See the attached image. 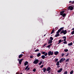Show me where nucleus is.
Here are the masks:
<instances>
[{
	"mask_svg": "<svg viewBox=\"0 0 74 74\" xmlns=\"http://www.w3.org/2000/svg\"><path fill=\"white\" fill-rule=\"evenodd\" d=\"M74 5H71L69 6L68 7V9L69 10H71V11H72L74 9Z\"/></svg>",
	"mask_w": 74,
	"mask_h": 74,
	"instance_id": "1",
	"label": "nucleus"
},
{
	"mask_svg": "<svg viewBox=\"0 0 74 74\" xmlns=\"http://www.w3.org/2000/svg\"><path fill=\"white\" fill-rule=\"evenodd\" d=\"M62 59H61L60 60V63H61L62 62Z\"/></svg>",
	"mask_w": 74,
	"mask_h": 74,
	"instance_id": "35",
	"label": "nucleus"
},
{
	"mask_svg": "<svg viewBox=\"0 0 74 74\" xmlns=\"http://www.w3.org/2000/svg\"><path fill=\"white\" fill-rule=\"evenodd\" d=\"M69 3H73V1H70L69 2Z\"/></svg>",
	"mask_w": 74,
	"mask_h": 74,
	"instance_id": "51",
	"label": "nucleus"
},
{
	"mask_svg": "<svg viewBox=\"0 0 74 74\" xmlns=\"http://www.w3.org/2000/svg\"><path fill=\"white\" fill-rule=\"evenodd\" d=\"M69 53H67V55L66 56V57L68 56H69Z\"/></svg>",
	"mask_w": 74,
	"mask_h": 74,
	"instance_id": "38",
	"label": "nucleus"
},
{
	"mask_svg": "<svg viewBox=\"0 0 74 74\" xmlns=\"http://www.w3.org/2000/svg\"><path fill=\"white\" fill-rule=\"evenodd\" d=\"M33 58V56H30V58H31V59H32Z\"/></svg>",
	"mask_w": 74,
	"mask_h": 74,
	"instance_id": "44",
	"label": "nucleus"
},
{
	"mask_svg": "<svg viewBox=\"0 0 74 74\" xmlns=\"http://www.w3.org/2000/svg\"><path fill=\"white\" fill-rule=\"evenodd\" d=\"M46 36V34H45V35H44V36Z\"/></svg>",
	"mask_w": 74,
	"mask_h": 74,
	"instance_id": "56",
	"label": "nucleus"
},
{
	"mask_svg": "<svg viewBox=\"0 0 74 74\" xmlns=\"http://www.w3.org/2000/svg\"><path fill=\"white\" fill-rule=\"evenodd\" d=\"M37 56L38 57H40L41 56V53H38L37 55Z\"/></svg>",
	"mask_w": 74,
	"mask_h": 74,
	"instance_id": "18",
	"label": "nucleus"
},
{
	"mask_svg": "<svg viewBox=\"0 0 74 74\" xmlns=\"http://www.w3.org/2000/svg\"><path fill=\"white\" fill-rule=\"evenodd\" d=\"M64 53H62V57H63V56H64Z\"/></svg>",
	"mask_w": 74,
	"mask_h": 74,
	"instance_id": "43",
	"label": "nucleus"
},
{
	"mask_svg": "<svg viewBox=\"0 0 74 74\" xmlns=\"http://www.w3.org/2000/svg\"><path fill=\"white\" fill-rule=\"evenodd\" d=\"M38 63V59L35 60L33 62L34 64H37Z\"/></svg>",
	"mask_w": 74,
	"mask_h": 74,
	"instance_id": "5",
	"label": "nucleus"
},
{
	"mask_svg": "<svg viewBox=\"0 0 74 74\" xmlns=\"http://www.w3.org/2000/svg\"><path fill=\"white\" fill-rule=\"evenodd\" d=\"M63 40H62H62H61V42H63Z\"/></svg>",
	"mask_w": 74,
	"mask_h": 74,
	"instance_id": "57",
	"label": "nucleus"
},
{
	"mask_svg": "<svg viewBox=\"0 0 74 74\" xmlns=\"http://www.w3.org/2000/svg\"><path fill=\"white\" fill-rule=\"evenodd\" d=\"M58 36H59V34L58 33V34H56L55 36V37H58Z\"/></svg>",
	"mask_w": 74,
	"mask_h": 74,
	"instance_id": "16",
	"label": "nucleus"
},
{
	"mask_svg": "<svg viewBox=\"0 0 74 74\" xmlns=\"http://www.w3.org/2000/svg\"><path fill=\"white\" fill-rule=\"evenodd\" d=\"M62 70H63V69L62 68H60L59 70H60V71H62Z\"/></svg>",
	"mask_w": 74,
	"mask_h": 74,
	"instance_id": "40",
	"label": "nucleus"
},
{
	"mask_svg": "<svg viewBox=\"0 0 74 74\" xmlns=\"http://www.w3.org/2000/svg\"><path fill=\"white\" fill-rule=\"evenodd\" d=\"M59 52L58 51H56L54 52V54L55 55H57L58 54Z\"/></svg>",
	"mask_w": 74,
	"mask_h": 74,
	"instance_id": "11",
	"label": "nucleus"
},
{
	"mask_svg": "<svg viewBox=\"0 0 74 74\" xmlns=\"http://www.w3.org/2000/svg\"><path fill=\"white\" fill-rule=\"evenodd\" d=\"M66 14L65 13H64L63 15H62L63 17H64L65 16H66Z\"/></svg>",
	"mask_w": 74,
	"mask_h": 74,
	"instance_id": "19",
	"label": "nucleus"
},
{
	"mask_svg": "<svg viewBox=\"0 0 74 74\" xmlns=\"http://www.w3.org/2000/svg\"><path fill=\"white\" fill-rule=\"evenodd\" d=\"M48 42V44H51L52 42V40H49Z\"/></svg>",
	"mask_w": 74,
	"mask_h": 74,
	"instance_id": "12",
	"label": "nucleus"
},
{
	"mask_svg": "<svg viewBox=\"0 0 74 74\" xmlns=\"http://www.w3.org/2000/svg\"><path fill=\"white\" fill-rule=\"evenodd\" d=\"M72 30H74V28H73L72 29Z\"/></svg>",
	"mask_w": 74,
	"mask_h": 74,
	"instance_id": "52",
	"label": "nucleus"
},
{
	"mask_svg": "<svg viewBox=\"0 0 74 74\" xmlns=\"http://www.w3.org/2000/svg\"><path fill=\"white\" fill-rule=\"evenodd\" d=\"M16 74H18V73Z\"/></svg>",
	"mask_w": 74,
	"mask_h": 74,
	"instance_id": "60",
	"label": "nucleus"
},
{
	"mask_svg": "<svg viewBox=\"0 0 74 74\" xmlns=\"http://www.w3.org/2000/svg\"><path fill=\"white\" fill-rule=\"evenodd\" d=\"M42 70H43V72L44 73H45V71H47V69L45 68H43L42 69Z\"/></svg>",
	"mask_w": 74,
	"mask_h": 74,
	"instance_id": "9",
	"label": "nucleus"
},
{
	"mask_svg": "<svg viewBox=\"0 0 74 74\" xmlns=\"http://www.w3.org/2000/svg\"><path fill=\"white\" fill-rule=\"evenodd\" d=\"M69 62V59H66L65 61L66 62Z\"/></svg>",
	"mask_w": 74,
	"mask_h": 74,
	"instance_id": "26",
	"label": "nucleus"
},
{
	"mask_svg": "<svg viewBox=\"0 0 74 74\" xmlns=\"http://www.w3.org/2000/svg\"><path fill=\"white\" fill-rule=\"evenodd\" d=\"M33 71H34V72H36V68H34V69H33Z\"/></svg>",
	"mask_w": 74,
	"mask_h": 74,
	"instance_id": "25",
	"label": "nucleus"
},
{
	"mask_svg": "<svg viewBox=\"0 0 74 74\" xmlns=\"http://www.w3.org/2000/svg\"><path fill=\"white\" fill-rule=\"evenodd\" d=\"M58 58H56L55 60V62H58Z\"/></svg>",
	"mask_w": 74,
	"mask_h": 74,
	"instance_id": "30",
	"label": "nucleus"
},
{
	"mask_svg": "<svg viewBox=\"0 0 74 74\" xmlns=\"http://www.w3.org/2000/svg\"><path fill=\"white\" fill-rule=\"evenodd\" d=\"M51 72V70H50V71H48V73H50V72Z\"/></svg>",
	"mask_w": 74,
	"mask_h": 74,
	"instance_id": "48",
	"label": "nucleus"
},
{
	"mask_svg": "<svg viewBox=\"0 0 74 74\" xmlns=\"http://www.w3.org/2000/svg\"><path fill=\"white\" fill-rule=\"evenodd\" d=\"M66 39H64V41H66Z\"/></svg>",
	"mask_w": 74,
	"mask_h": 74,
	"instance_id": "49",
	"label": "nucleus"
},
{
	"mask_svg": "<svg viewBox=\"0 0 74 74\" xmlns=\"http://www.w3.org/2000/svg\"><path fill=\"white\" fill-rule=\"evenodd\" d=\"M54 31H55V29H54L51 31V34H53V33H54Z\"/></svg>",
	"mask_w": 74,
	"mask_h": 74,
	"instance_id": "15",
	"label": "nucleus"
},
{
	"mask_svg": "<svg viewBox=\"0 0 74 74\" xmlns=\"http://www.w3.org/2000/svg\"><path fill=\"white\" fill-rule=\"evenodd\" d=\"M29 65H28V66H26V68L25 69V70H27V69H28V68L29 67Z\"/></svg>",
	"mask_w": 74,
	"mask_h": 74,
	"instance_id": "23",
	"label": "nucleus"
},
{
	"mask_svg": "<svg viewBox=\"0 0 74 74\" xmlns=\"http://www.w3.org/2000/svg\"><path fill=\"white\" fill-rule=\"evenodd\" d=\"M73 3H71V4H73Z\"/></svg>",
	"mask_w": 74,
	"mask_h": 74,
	"instance_id": "55",
	"label": "nucleus"
},
{
	"mask_svg": "<svg viewBox=\"0 0 74 74\" xmlns=\"http://www.w3.org/2000/svg\"><path fill=\"white\" fill-rule=\"evenodd\" d=\"M28 63L27 61H26L24 63V66H26Z\"/></svg>",
	"mask_w": 74,
	"mask_h": 74,
	"instance_id": "14",
	"label": "nucleus"
},
{
	"mask_svg": "<svg viewBox=\"0 0 74 74\" xmlns=\"http://www.w3.org/2000/svg\"><path fill=\"white\" fill-rule=\"evenodd\" d=\"M66 60V59L65 58H63L62 61H63L64 60Z\"/></svg>",
	"mask_w": 74,
	"mask_h": 74,
	"instance_id": "45",
	"label": "nucleus"
},
{
	"mask_svg": "<svg viewBox=\"0 0 74 74\" xmlns=\"http://www.w3.org/2000/svg\"><path fill=\"white\" fill-rule=\"evenodd\" d=\"M56 65V66H59V61H58L57 62Z\"/></svg>",
	"mask_w": 74,
	"mask_h": 74,
	"instance_id": "21",
	"label": "nucleus"
},
{
	"mask_svg": "<svg viewBox=\"0 0 74 74\" xmlns=\"http://www.w3.org/2000/svg\"><path fill=\"white\" fill-rule=\"evenodd\" d=\"M30 70V68H28L27 69V71L29 70Z\"/></svg>",
	"mask_w": 74,
	"mask_h": 74,
	"instance_id": "47",
	"label": "nucleus"
},
{
	"mask_svg": "<svg viewBox=\"0 0 74 74\" xmlns=\"http://www.w3.org/2000/svg\"><path fill=\"white\" fill-rule=\"evenodd\" d=\"M64 12H65L64 11H61V12H60V15H63V14H64L63 13H64Z\"/></svg>",
	"mask_w": 74,
	"mask_h": 74,
	"instance_id": "7",
	"label": "nucleus"
},
{
	"mask_svg": "<svg viewBox=\"0 0 74 74\" xmlns=\"http://www.w3.org/2000/svg\"><path fill=\"white\" fill-rule=\"evenodd\" d=\"M64 27H62L61 28H60V29L58 30V32H56V34L59 33H60V32H61V31H62V30H63V29H64Z\"/></svg>",
	"mask_w": 74,
	"mask_h": 74,
	"instance_id": "3",
	"label": "nucleus"
},
{
	"mask_svg": "<svg viewBox=\"0 0 74 74\" xmlns=\"http://www.w3.org/2000/svg\"><path fill=\"white\" fill-rule=\"evenodd\" d=\"M39 51V49H37L34 52H38Z\"/></svg>",
	"mask_w": 74,
	"mask_h": 74,
	"instance_id": "29",
	"label": "nucleus"
},
{
	"mask_svg": "<svg viewBox=\"0 0 74 74\" xmlns=\"http://www.w3.org/2000/svg\"><path fill=\"white\" fill-rule=\"evenodd\" d=\"M72 45H73V43L72 42H71V43L68 44V45L69 46H71Z\"/></svg>",
	"mask_w": 74,
	"mask_h": 74,
	"instance_id": "13",
	"label": "nucleus"
},
{
	"mask_svg": "<svg viewBox=\"0 0 74 74\" xmlns=\"http://www.w3.org/2000/svg\"><path fill=\"white\" fill-rule=\"evenodd\" d=\"M44 55L45 56H47V55H48V53H47L46 52L44 54Z\"/></svg>",
	"mask_w": 74,
	"mask_h": 74,
	"instance_id": "27",
	"label": "nucleus"
},
{
	"mask_svg": "<svg viewBox=\"0 0 74 74\" xmlns=\"http://www.w3.org/2000/svg\"><path fill=\"white\" fill-rule=\"evenodd\" d=\"M23 60V58H22L20 60V61H19L18 62V63H19V64H21Z\"/></svg>",
	"mask_w": 74,
	"mask_h": 74,
	"instance_id": "6",
	"label": "nucleus"
},
{
	"mask_svg": "<svg viewBox=\"0 0 74 74\" xmlns=\"http://www.w3.org/2000/svg\"><path fill=\"white\" fill-rule=\"evenodd\" d=\"M53 52H52L51 51H49L48 52V56H51V55H53Z\"/></svg>",
	"mask_w": 74,
	"mask_h": 74,
	"instance_id": "4",
	"label": "nucleus"
},
{
	"mask_svg": "<svg viewBox=\"0 0 74 74\" xmlns=\"http://www.w3.org/2000/svg\"><path fill=\"white\" fill-rule=\"evenodd\" d=\"M45 52H44V51H43L42 52V54L43 55H45Z\"/></svg>",
	"mask_w": 74,
	"mask_h": 74,
	"instance_id": "37",
	"label": "nucleus"
},
{
	"mask_svg": "<svg viewBox=\"0 0 74 74\" xmlns=\"http://www.w3.org/2000/svg\"><path fill=\"white\" fill-rule=\"evenodd\" d=\"M18 61H20V60H19V59H18Z\"/></svg>",
	"mask_w": 74,
	"mask_h": 74,
	"instance_id": "53",
	"label": "nucleus"
},
{
	"mask_svg": "<svg viewBox=\"0 0 74 74\" xmlns=\"http://www.w3.org/2000/svg\"><path fill=\"white\" fill-rule=\"evenodd\" d=\"M63 38H64V39H66V36L63 37Z\"/></svg>",
	"mask_w": 74,
	"mask_h": 74,
	"instance_id": "41",
	"label": "nucleus"
},
{
	"mask_svg": "<svg viewBox=\"0 0 74 74\" xmlns=\"http://www.w3.org/2000/svg\"><path fill=\"white\" fill-rule=\"evenodd\" d=\"M68 49H65L64 50V51L65 52H67L68 51Z\"/></svg>",
	"mask_w": 74,
	"mask_h": 74,
	"instance_id": "32",
	"label": "nucleus"
},
{
	"mask_svg": "<svg viewBox=\"0 0 74 74\" xmlns=\"http://www.w3.org/2000/svg\"><path fill=\"white\" fill-rule=\"evenodd\" d=\"M45 58V56L44 55H42L41 56V58L42 59H44V58Z\"/></svg>",
	"mask_w": 74,
	"mask_h": 74,
	"instance_id": "17",
	"label": "nucleus"
},
{
	"mask_svg": "<svg viewBox=\"0 0 74 74\" xmlns=\"http://www.w3.org/2000/svg\"><path fill=\"white\" fill-rule=\"evenodd\" d=\"M45 58H47V57H45Z\"/></svg>",
	"mask_w": 74,
	"mask_h": 74,
	"instance_id": "59",
	"label": "nucleus"
},
{
	"mask_svg": "<svg viewBox=\"0 0 74 74\" xmlns=\"http://www.w3.org/2000/svg\"><path fill=\"white\" fill-rule=\"evenodd\" d=\"M64 44H67V41H65L64 42H63Z\"/></svg>",
	"mask_w": 74,
	"mask_h": 74,
	"instance_id": "36",
	"label": "nucleus"
},
{
	"mask_svg": "<svg viewBox=\"0 0 74 74\" xmlns=\"http://www.w3.org/2000/svg\"><path fill=\"white\" fill-rule=\"evenodd\" d=\"M62 33H63L64 35H65L67 33V31L66 30H64V29H63L60 32V34H62Z\"/></svg>",
	"mask_w": 74,
	"mask_h": 74,
	"instance_id": "2",
	"label": "nucleus"
},
{
	"mask_svg": "<svg viewBox=\"0 0 74 74\" xmlns=\"http://www.w3.org/2000/svg\"><path fill=\"white\" fill-rule=\"evenodd\" d=\"M50 40H51L52 41V40H53V38L52 37H51L50 38Z\"/></svg>",
	"mask_w": 74,
	"mask_h": 74,
	"instance_id": "24",
	"label": "nucleus"
},
{
	"mask_svg": "<svg viewBox=\"0 0 74 74\" xmlns=\"http://www.w3.org/2000/svg\"><path fill=\"white\" fill-rule=\"evenodd\" d=\"M52 44H50L49 45L47 46V48H50L51 46H52Z\"/></svg>",
	"mask_w": 74,
	"mask_h": 74,
	"instance_id": "20",
	"label": "nucleus"
},
{
	"mask_svg": "<svg viewBox=\"0 0 74 74\" xmlns=\"http://www.w3.org/2000/svg\"><path fill=\"white\" fill-rule=\"evenodd\" d=\"M60 67V66H58V67Z\"/></svg>",
	"mask_w": 74,
	"mask_h": 74,
	"instance_id": "58",
	"label": "nucleus"
},
{
	"mask_svg": "<svg viewBox=\"0 0 74 74\" xmlns=\"http://www.w3.org/2000/svg\"><path fill=\"white\" fill-rule=\"evenodd\" d=\"M57 72L58 73H60V72H61V71H60V70H58Z\"/></svg>",
	"mask_w": 74,
	"mask_h": 74,
	"instance_id": "42",
	"label": "nucleus"
},
{
	"mask_svg": "<svg viewBox=\"0 0 74 74\" xmlns=\"http://www.w3.org/2000/svg\"><path fill=\"white\" fill-rule=\"evenodd\" d=\"M59 42L58 43V44H60V43L61 42H62V40H59L58 41Z\"/></svg>",
	"mask_w": 74,
	"mask_h": 74,
	"instance_id": "22",
	"label": "nucleus"
},
{
	"mask_svg": "<svg viewBox=\"0 0 74 74\" xmlns=\"http://www.w3.org/2000/svg\"><path fill=\"white\" fill-rule=\"evenodd\" d=\"M44 67V65H41L40 66V68H42Z\"/></svg>",
	"mask_w": 74,
	"mask_h": 74,
	"instance_id": "39",
	"label": "nucleus"
},
{
	"mask_svg": "<svg viewBox=\"0 0 74 74\" xmlns=\"http://www.w3.org/2000/svg\"><path fill=\"white\" fill-rule=\"evenodd\" d=\"M23 55L22 54L18 56V58H22V56H23Z\"/></svg>",
	"mask_w": 74,
	"mask_h": 74,
	"instance_id": "10",
	"label": "nucleus"
},
{
	"mask_svg": "<svg viewBox=\"0 0 74 74\" xmlns=\"http://www.w3.org/2000/svg\"><path fill=\"white\" fill-rule=\"evenodd\" d=\"M42 64V62L41 61L39 63V65H41Z\"/></svg>",
	"mask_w": 74,
	"mask_h": 74,
	"instance_id": "34",
	"label": "nucleus"
},
{
	"mask_svg": "<svg viewBox=\"0 0 74 74\" xmlns=\"http://www.w3.org/2000/svg\"><path fill=\"white\" fill-rule=\"evenodd\" d=\"M71 34H72V35H73V34H74V30L73 31L71 32Z\"/></svg>",
	"mask_w": 74,
	"mask_h": 74,
	"instance_id": "28",
	"label": "nucleus"
},
{
	"mask_svg": "<svg viewBox=\"0 0 74 74\" xmlns=\"http://www.w3.org/2000/svg\"><path fill=\"white\" fill-rule=\"evenodd\" d=\"M51 69V67H49L47 68L46 71H49Z\"/></svg>",
	"mask_w": 74,
	"mask_h": 74,
	"instance_id": "8",
	"label": "nucleus"
},
{
	"mask_svg": "<svg viewBox=\"0 0 74 74\" xmlns=\"http://www.w3.org/2000/svg\"><path fill=\"white\" fill-rule=\"evenodd\" d=\"M61 59H62V62H63V58H62Z\"/></svg>",
	"mask_w": 74,
	"mask_h": 74,
	"instance_id": "50",
	"label": "nucleus"
},
{
	"mask_svg": "<svg viewBox=\"0 0 74 74\" xmlns=\"http://www.w3.org/2000/svg\"><path fill=\"white\" fill-rule=\"evenodd\" d=\"M67 73H68V72H67V71H66L64 73V74H67Z\"/></svg>",
	"mask_w": 74,
	"mask_h": 74,
	"instance_id": "33",
	"label": "nucleus"
},
{
	"mask_svg": "<svg viewBox=\"0 0 74 74\" xmlns=\"http://www.w3.org/2000/svg\"><path fill=\"white\" fill-rule=\"evenodd\" d=\"M47 44H45L44 45L43 47H45V45H47Z\"/></svg>",
	"mask_w": 74,
	"mask_h": 74,
	"instance_id": "46",
	"label": "nucleus"
},
{
	"mask_svg": "<svg viewBox=\"0 0 74 74\" xmlns=\"http://www.w3.org/2000/svg\"><path fill=\"white\" fill-rule=\"evenodd\" d=\"M73 70H72V71H71L70 72V74H73Z\"/></svg>",
	"mask_w": 74,
	"mask_h": 74,
	"instance_id": "31",
	"label": "nucleus"
},
{
	"mask_svg": "<svg viewBox=\"0 0 74 74\" xmlns=\"http://www.w3.org/2000/svg\"><path fill=\"white\" fill-rule=\"evenodd\" d=\"M73 3H74V1H72Z\"/></svg>",
	"mask_w": 74,
	"mask_h": 74,
	"instance_id": "54",
	"label": "nucleus"
}]
</instances>
